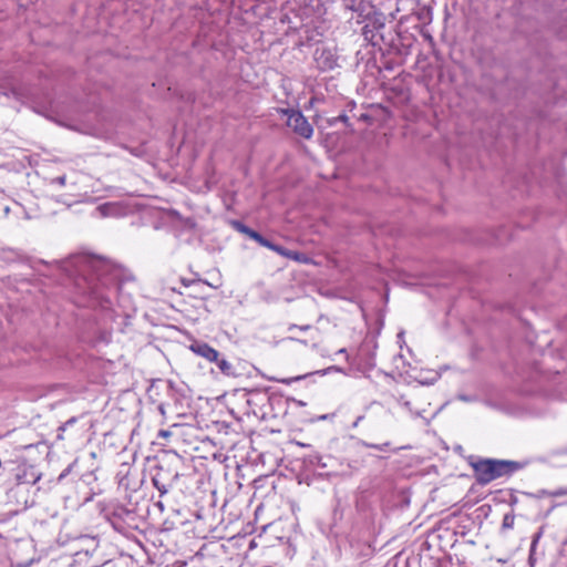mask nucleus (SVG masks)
I'll return each instance as SVG.
<instances>
[{
    "label": "nucleus",
    "mask_w": 567,
    "mask_h": 567,
    "mask_svg": "<svg viewBox=\"0 0 567 567\" xmlns=\"http://www.w3.org/2000/svg\"><path fill=\"white\" fill-rule=\"evenodd\" d=\"M61 269L71 277H79L76 286L89 293L102 309H111L117 288L110 266L89 255H74L61 262Z\"/></svg>",
    "instance_id": "f257e3e1"
},
{
    "label": "nucleus",
    "mask_w": 567,
    "mask_h": 567,
    "mask_svg": "<svg viewBox=\"0 0 567 567\" xmlns=\"http://www.w3.org/2000/svg\"><path fill=\"white\" fill-rule=\"evenodd\" d=\"M472 467L474 470L475 480L481 485H486L517 470V465L514 462L491 458L473 462Z\"/></svg>",
    "instance_id": "f03ea898"
},
{
    "label": "nucleus",
    "mask_w": 567,
    "mask_h": 567,
    "mask_svg": "<svg viewBox=\"0 0 567 567\" xmlns=\"http://www.w3.org/2000/svg\"><path fill=\"white\" fill-rule=\"evenodd\" d=\"M287 125L298 135L310 138L313 133L312 126L299 111L287 112Z\"/></svg>",
    "instance_id": "7ed1b4c3"
},
{
    "label": "nucleus",
    "mask_w": 567,
    "mask_h": 567,
    "mask_svg": "<svg viewBox=\"0 0 567 567\" xmlns=\"http://www.w3.org/2000/svg\"><path fill=\"white\" fill-rule=\"evenodd\" d=\"M315 60L322 70H331L337 65V56L333 51L327 47H319L315 51Z\"/></svg>",
    "instance_id": "20e7f679"
},
{
    "label": "nucleus",
    "mask_w": 567,
    "mask_h": 567,
    "mask_svg": "<svg viewBox=\"0 0 567 567\" xmlns=\"http://www.w3.org/2000/svg\"><path fill=\"white\" fill-rule=\"evenodd\" d=\"M189 349L210 362H215L219 358L218 351L205 342H194L190 344Z\"/></svg>",
    "instance_id": "39448f33"
},
{
    "label": "nucleus",
    "mask_w": 567,
    "mask_h": 567,
    "mask_svg": "<svg viewBox=\"0 0 567 567\" xmlns=\"http://www.w3.org/2000/svg\"><path fill=\"white\" fill-rule=\"evenodd\" d=\"M219 368V370L225 374V375H234L235 372H234V367L230 362H228L227 360L225 359H217V361H215Z\"/></svg>",
    "instance_id": "423d86ee"
},
{
    "label": "nucleus",
    "mask_w": 567,
    "mask_h": 567,
    "mask_svg": "<svg viewBox=\"0 0 567 567\" xmlns=\"http://www.w3.org/2000/svg\"><path fill=\"white\" fill-rule=\"evenodd\" d=\"M399 404H401L412 416H420L423 417L422 413L420 411H414L412 409V404L409 400H405L404 396H400L398 399Z\"/></svg>",
    "instance_id": "0eeeda50"
},
{
    "label": "nucleus",
    "mask_w": 567,
    "mask_h": 567,
    "mask_svg": "<svg viewBox=\"0 0 567 567\" xmlns=\"http://www.w3.org/2000/svg\"><path fill=\"white\" fill-rule=\"evenodd\" d=\"M235 226H236V228H237L240 233H243V234L247 235L249 238H251V239H254V240H255V237H256V236H259V235H260V234H259V233H257L256 230H252V229H250L249 227H247V226H245V225H243V224H240V223H235Z\"/></svg>",
    "instance_id": "6e6552de"
},
{
    "label": "nucleus",
    "mask_w": 567,
    "mask_h": 567,
    "mask_svg": "<svg viewBox=\"0 0 567 567\" xmlns=\"http://www.w3.org/2000/svg\"><path fill=\"white\" fill-rule=\"evenodd\" d=\"M255 241L258 243L260 246L262 247H266L272 251H275V248H277L278 245L271 243L270 240H268L267 238H265L264 236L259 235V236H256L255 237Z\"/></svg>",
    "instance_id": "1a4fd4ad"
},
{
    "label": "nucleus",
    "mask_w": 567,
    "mask_h": 567,
    "mask_svg": "<svg viewBox=\"0 0 567 567\" xmlns=\"http://www.w3.org/2000/svg\"><path fill=\"white\" fill-rule=\"evenodd\" d=\"M255 241L258 243L260 246L262 247H266L272 251H275V248H277L278 245L271 243L270 240H268L267 238H265L264 236L259 235V236H256L255 237Z\"/></svg>",
    "instance_id": "9d476101"
},
{
    "label": "nucleus",
    "mask_w": 567,
    "mask_h": 567,
    "mask_svg": "<svg viewBox=\"0 0 567 567\" xmlns=\"http://www.w3.org/2000/svg\"><path fill=\"white\" fill-rule=\"evenodd\" d=\"M289 259L296 260L298 262H303V264L308 262V260H309V258L306 255L300 254L298 251H292V250L290 252Z\"/></svg>",
    "instance_id": "9b49d317"
},
{
    "label": "nucleus",
    "mask_w": 567,
    "mask_h": 567,
    "mask_svg": "<svg viewBox=\"0 0 567 567\" xmlns=\"http://www.w3.org/2000/svg\"><path fill=\"white\" fill-rule=\"evenodd\" d=\"M306 378V375H297V377H293V378H287V379H276V378H271L270 380L272 381H276V382H280V383H285V384H290L292 382H296V381H299L301 379Z\"/></svg>",
    "instance_id": "f8f14e48"
},
{
    "label": "nucleus",
    "mask_w": 567,
    "mask_h": 567,
    "mask_svg": "<svg viewBox=\"0 0 567 567\" xmlns=\"http://www.w3.org/2000/svg\"><path fill=\"white\" fill-rule=\"evenodd\" d=\"M515 516L513 514H506L503 518V527L512 528L514 526Z\"/></svg>",
    "instance_id": "ddd939ff"
},
{
    "label": "nucleus",
    "mask_w": 567,
    "mask_h": 567,
    "mask_svg": "<svg viewBox=\"0 0 567 567\" xmlns=\"http://www.w3.org/2000/svg\"><path fill=\"white\" fill-rule=\"evenodd\" d=\"M275 252L286 258H289L291 250H288L285 247L278 245L277 248H275Z\"/></svg>",
    "instance_id": "4468645a"
},
{
    "label": "nucleus",
    "mask_w": 567,
    "mask_h": 567,
    "mask_svg": "<svg viewBox=\"0 0 567 567\" xmlns=\"http://www.w3.org/2000/svg\"><path fill=\"white\" fill-rule=\"evenodd\" d=\"M153 482H154L155 487L158 489V492L161 494H165L167 492L165 486L164 485L159 486V484H158V482L156 480H153Z\"/></svg>",
    "instance_id": "2eb2a0df"
},
{
    "label": "nucleus",
    "mask_w": 567,
    "mask_h": 567,
    "mask_svg": "<svg viewBox=\"0 0 567 567\" xmlns=\"http://www.w3.org/2000/svg\"><path fill=\"white\" fill-rule=\"evenodd\" d=\"M56 181L59 182V184L64 185V183H65V176H60V177H58V179H56Z\"/></svg>",
    "instance_id": "dca6fc26"
},
{
    "label": "nucleus",
    "mask_w": 567,
    "mask_h": 567,
    "mask_svg": "<svg viewBox=\"0 0 567 567\" xmlns=\"http://www.w3.org/2000/svg\"><path fill=\"white\" fill-rule=\"evenodd\" d=\"M566 492H563V491H556L553 493L554 496H560V495H564Z\"/></svg>",
    "instance_id": "f3484780"
},
{
    "label": "nucleus",
    "mask_w": 567,
    "mask_h": 567,
    "mask_svg": "<svg viewBox=\"0 0 567 567\" xmlns=\"http://www.w3.org/2000/svg\"><path fill=\"white\" fill-rule=\"evenodd\" d=\"M363 419V416H359L355 422L353 423V426H358V424H360V421Z\"/></svg>",
    "instance_id": "a211bd4d"
},
{
    "label": "nucleus",
    "mask_w": 567,
    "mask_h": 567,
    "mask_svg": "<svg viewBox=\"0 0 567 567\" xmlns=\"http://www.w3.org/2000/svg\"><path fill=\"white\" fill-rule=\"evenodd\" d=\"M97 209H99V210H101V212H102V214L104 215V214H105V213H104V210L106 209V206H101V207H99Z\"/></svg>",
    "instance_id": "6ab92c4d"
},
{
    "label": "nucleus",
    "mask_w": 567,
    "mask_h": 567,
    "mask_svg": "<svg viewBox=\"0 0 567 567\" xmlns=\"http://www.w3.org/2000/svg\"><path fill=\"white\" fill-rule=\"evenodd\" d=\"M341 121H346L347 120V116H340L339 117Z\"/></svg>",
    "instance_id": "aec40b11"
},
{
    "label": "nucleus",
    "mask_w": 567,
    "mask_h": 567,
    "mask_svg": "<svg viewBox=\"0 0 567 567\" xmlns=\"http://www.w3.org/2000/svg\"><path fill=\"white\" fill-rule=\"evenodd\" d=\"M346 352V349H340L339 350V353H344Z\"/></svg>",
    "instance_id": "412c9836"
},
{
    "label": "nucleus",
    "mask_w": 567,
    "mask_h": 567,
    "mask_svg": "<svg viewBox=\"0 0 567 567\" xmlns=\"http://www.w3.org/2000/svg\"><path fill=\"white\" fill-rule=\"evenodd\" d=\"M462 400L466 401L467 396H460Z\"/></svg>",
    "instance_id": "4be33fe9"
}]
</instances>
